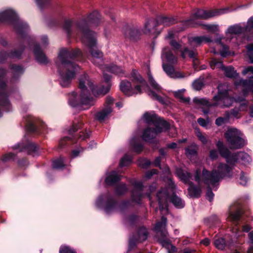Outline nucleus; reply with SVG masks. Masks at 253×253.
Returning a JSON list of instances; mask_svg holds the SVG:
<instances>
[{
  "mask_svg": "<svg viewBox=\"0 0 253 253\" xmlns=\"http://www.w3.org/2000/svg\"><path fill=\"white\" fill-rule=\"evenodd\" d=\"M101 22V16L97 11H94L86 18L76 23L75 27L72 28V21L66 20L63 24V29L68 38L78 37L83 42L90 48L91 60L96 66L104 70L103 54L99 49L94 48L96 45V34L88 29V25L97 26Z\"/></svg>",
  "mask_w": 253,
  "mask_h": 253,
  "instance_id": "f257e3e1",
  "label": "nucleus"
},
{
  "mask_svg": "<svg viewBox=\"0 0 253 253\" xmlns=\"http://www.w3.org/2000/svg\"><path fill=\"white\" fill-rule=\"evenodd\" d=\"M103 78L104 84L99 87H94L93 83L86 75H84L80 80L79 87L81 93L78 95L73 92L69 95V103L73 107H79L82 110L89 108L94 104V99L90 96V92L92 91L95 95H105L109 92L111 84L109 82L110 76L105 73V71L110 72L119 76L122 77L125 75V70L120 66L112 64L110 66L105 65L104 68Z\"/></svg>",
  "mask_w": 253,
  "mask_h": 253,
  "instance_id": "f03ea898",
  "label": "nucleus"
},
{
  "mask_svg": "<svg viewBox=\"0 0 253 253\" xmlns=\"http://www.w3.org/2000/svg\"><path fill=\"white\" fill-rule=\"evenodd\" d=\"M82 55L78 49H61L58 54L56 64L60 75V83L62 86L67 87L75 77L76 72L79 69L78 65L70 60Z\"/></svg>",
  "mask_w": 253,
  "mask_h": 253,
  "instance_id": "7ed1b4c3",
  "label": "nucleus"
},
{
  "mask_svg": "<svg viewBox=\"0 0 253 253\" xmlns=\"http://www.w3.org/2000/svg\"><path fill=\"white\" fill-rule=\"evenodd\" d=\"M233 165L219 163L214 167L211 172L204 169L201 175V170L198 169L195 176V180L199 184L204 183L209 186H214L224 177L232 175Z\"/></svg>",
  "mask_w": 253,
  "mask_h": 253,
  "instance_id": "20e7f679",
  "label": "nucleus"
},
{
  "mask_svg": "<svg viewBox=\"0 0 253 253\" xmlns=\"http://www.w3.org/2000/svg\"><path fill=\"white\" fill-rule=\"evenodd\" d=\"M175 187L171 179H169V187L166 189H162L157 194V197L159 204L160 210L167 213L168 212V204L171 202L177 208H182L184 207V202L178 196L173 194V190Z\"/></svg>",
  "mask_w": 253,
  "mask_h": 253,
  "instance_id": "39448f33",
  "label": "nucleus"
},
{
  "mask_svg": "<svg viewBox=\"0 0 253 253\" xmlns=\"http://www.w3.org/2000/svg\"><path fill=\"white\" fill-rule=\"evenodd\" d=\"M235 9L228 7L209 10L204 9L197 10L196 11L193 12L189 19L185 20L181 23L180 25H181V27L177 30V31H182L189 26H194L195 24V20L196 19H207L213 17L219 16L232 12Z\"/></svg>",
  "mask_w": 253,
  "mask_h": 253,
  "instance_id": "423d86ee",
  "label": "nucleus"
},
{
  "mask_svg": "<svg viewBox=\"0 0 253 253\" xmlns=\"http://www.w3.org/2000/svg\"><path fill=\"white\" fill-rule=\"evenodd\" d=\"M132 83L124 81L120 84L121 90L126 96L140 94L146 87V82L138 71L133 70L131 74Z\"/></svg>",
  "mask_w": 253,
  "mask_h": 253,
  "instance_id": "0eeeda50",
  "label": "nucleus"
},
{
  "mask_svg": "<svg viewBox=\"0 0 253 253\" xmlns=\"http://www.w3.org/2000/svg\"><path fill=\"white\" fill-rule=\"evenodd\" d=\"M228 86L226 84H220L218 86V94L213 97L214 102L211 104L205 98L194 99V102L206 106H219L221 107H230L233 102V99L228 95Z\"/></svg>",
  "mask_w": 253,
  "mask_h": 253,
  "instance_id": "6e6552de",
  "label": "nucleus"
},
{
  "mask_svg": "<svg viewBox=\"0 0 253 253\" xmlns=\"http://www.w3.org/2000/svg\"><path fill=\"white\" fill-rule=\"evenodd\" d=\"M163 60V67L166 74L171 78H183L189 76V74L174 71L171 65L177 62V58L173 54L168 47L163 48L161 55Z\"/></svg>",
  "mask_w": 253,
  "mask_h": 253,
  "instance_id": "1a4fd4ad",
  "label": "nucleus"
},
{
  "mask_svg": "<svg viewBox=\"0 0 253 253\" xmlns=\"http://www.w3.org/2000/svg\"><path fill=\"white\" fill-rule=\"evenodd\" d=\"M216 146L221 156L224 157L226 159L227 163L230 165H234L237 162L246 165L251 161L250 156L244 152H239L233 154H230L228 149L224 146L223 143L221 141H218Z\"/></svg>",
  "mask_w": 253,
  "mask_h": 253,
  "instance_id": "9d476101",
  "label": "nucleus"
},
{
  "mask_svg": "<svg viewBox=\"0 0 253 253\" xmlns=\"http://www.w3.org/2000/svg\"><path fill=\"white\" fill-rule=\"evenodd\" d=\"M158 26L157 19L147 18L144 23L143 28L140 31L136 28H131L128 30L126 35L130 38H133L141 33L146 35L157 36L161 32L157 30Z\"/></svg>",
  "mask_w": 253,
  "mask_h": 253,
  "instance_id": "9b49d317",
  "label": "nucleus"
},
{
  "mask_svg": "<svg viewBox=\"0 0 253 253\" xmlns=\"http://www.w3.org/2000/svg\"><path fill=\"white\" fill-rule=\"evenodd\" d=\"M167 219L164 216L161 218L160 222L156 223L155 230L159 237V241L162 245L168 251V253H174L176 251V248L171 244L167 239L168 232L166 230Z\"/></svg>",
  "mask_w": 253,
  "mask_h": 253,
  "instance_id": "f8f14e48",
  "label": "nucleus"
},
{
  "mask_svg": "<svg viewBox=\"0 0 253 253\" xmlns=\"http://www.w3.org/2000/svg\"><path fill=\"white\" fill-rule=\"evenodd\" d=\"M224 136L231 149H239L245 144L243 134L236 128L228 127Z\"/></svg>",
  "mask_w": 253,
  "mask_h": 253,
  "instance_id": "ddd939ff",
  "label": "nucleus"
},
{
  "mask_svg": "<svg viewBox=\"0 0 253 253\" xmlns=\"http://www.w3.org/2000/svg\"><path fill=\"white\" fill-rule=\"evenodd\" d=\"M142 119L150 126H152L155 127L164 126L165 128H169L172 132H176L174 127H170L169 125L166 121L162 119L157 118V116L153 112L145 113L144 114Z\"/></svg>",
  "mask_w": 253,
  "mask_h": 253,
  "instance_id": "4468645a",
  "label": "nucleus"
},
{
  "mask_svg": "<svg viewBox=\"0 0 253 253\" xmlns=\"http://www.w3.org/2000/svg\"><path fill=\"white\" fill-rule=\"evenodd\" d=\"M147 76L151 86L155 90H149L148 92V95L153 99L157 100L162 103H164L165 102L163 98L160 96L163 92L162 88L154 80L149 70L147 72Z\"/></svg>",
  "mask_w": 253,
  "mask_h": 253,
  "instance_id": "2eb2a0df",
  "label": "nucleus"
},
{
  "mask_svg": "<svg viewBox=\"0 0 253 253\" xmlns=\"http://www.w3.org/2000/svg\"><path fill=\"white\" fill-rule=\"evenodd\" d=\"M169 128H165L164 126L155 127L149 126L145 128L142 133V138L145 141H150L161 132L165 131Z\"/></svg>",
  "mask_w": 253,
  "mask_h": 253,
  "instance_id": "dca6fc26",
  "label": "nucleus"
},
{
  "mask_svg": "<svg viewBox=\"0 0 253 253\" xmlns=\"http://www.w3.org/2000/svg\"><path fill=\"white\" fill-rule=\"evenodd\" d=\"M244 32V28L241 24H236L228 27L225 31V40L227 42H231L237 35Z\"/></svg>",
  "mask_w": 253,
  "mask_h": 253,
  "instance_id": "f3484780",
  "label": "nucleus"
},
{
  "mask_svg": "<svg viewBox=\"0 0 253 253\" xmlns=\"http://www.w3.org/2000/svg\"><path fill=\"white\" fill-rule=\"evenodd\" d=\"M235 101L240 103L239 108H234L229 113V118L231 117L239 118V112L246 111L247 110L248 101L245 99L244 97H238L235 99Z\"/></svg>",
  "mask_w": 253,
  "mask_h": 253,
  "instance_id": "a211bd4d",
  "label": "nucleus"
},
{
  "mask_svg": "<svg viewBox=\"0 0 253 253\" xmlns=\"http://www.w3.org/2000/svg\"><path fill=\"white\" fill-rule=\"evenodd\" d=\"M235 85L236 86L239 85L243 86V93L245 98L248 94L249 91H252L253 93V88H252L253 86V77H251L249 80L241 79L239 81H237L235 82Z\"/></svg>",
  "mask_w": 253,
  "mask_h": 253,
  "instance_id": "6ab92c4d",
  "label": "nucleus"
},
{
  "mask_svg": "<svg viewBox=\"0 0 253 253\" xmlns=\"http://www.w3.org/2000/svg\"><path fill=\"white\" fill-rule=\"evenodd\" d=\"M105 200L107 201L105 204V211L107 213H110L115 209L116 203L114 201L109 199L107 196L99 197L96 201V206L98 207H100Z\"/></svg>",
  "mask_w": 253,
  "mask_h": 253,
  "instance_id": "aec40b11",
  "label": "nucleus"
},
{
  "mask_svg": "<svg viewBox=\"0 0 253 253\" xmlns=\"http://www.w3.org/2000/svg\"><path fill=\"white\" fill-rule=\"evenodd\" d=\"M147 231L145 228H140L137 233V237L134 239L131 238L129 241V248H132L135 246L136 243L141 242L146 240L147 238Z\"/></svg>",
  "mask_w": 253,
  "mask_h": 253,
  "instance_id": "412c9836",
  "label": "nucleus"
},
{
  "mask_svg": "<svg viewBox=\"0 0 253 253\" xmlns=\"http://www.w3.org/2000/svg\"><path fill=\"white\" fill-rule=\"evenodd\" d=\"M134 190L132 192V200L136 203H139L142 195L141 191L142 188V184L140 181H134L132 183Z\"/></svg>",
  "mask_w": 253,
  "mask_h": 253,
  "instance_id": "4be33fe9",
  "label": "nucleus"
},
{
  "mask_svg": "<svg viewBox=\"0 0 253 253\" xmlns=\"http://www.w3.org/2000/svg\"><path fill=\"white\" fill-rule=\"evenodd\" d=\"M188 40L189 44L193 46L199 45L203 42H212V40L210 37L205 36L189 37Z\"/></svg>",
  "mask_w": 253,
  "mask_h": 253,
  "instance_id": "5701e85b",
  "label": "nucleus"
},
{
  "mask_svg": "<svg viewBox=\"0 0 253 253\" xmlns=\"http://www.w3.org/2000/svg\"><path fill=\"white\" fill-rule=\"evenodd\" d=\"M33 52L38 62L41 64H46L48 62L46 56L41 50L38 44L34 45Z\"/></svg>",
  "mask_w": 253,
  "mask_h": 253,
  "instance_id": "b1692460",
  "label": "nucleus"
},
{
  "mask_svg": "<svg viewBox=\"0 0 253 253\" xmlns=\"http://www.w3.org/2000/svg\"><path fill=\"white\" fill-rule=\"evenodd\" d=\"M156 19L158 26H169L176 22V20L174 17L165 15L159 16L157 17Z\"/></svg>",
  "mask_w": 253,
  "mask_h": 253,
  "instance_id": "393cba45",
  "label": "nucleus"
},
{
  "mask_svg": "<svg viewBox=\"0 0 253 253\" xmlns=\"http://www.w3.org/2000/svg\"><path fill=\"white\" fill-rule=\"evenodd\" d=\"M112 111V109L110 106H108L107 108H104L103 109L96 113V119L99 122H102L109 117Z\"/></svg>",
  "mask_w": 253,
  "mask_h": 253,
  "instance_id": "a878e982",
  "label": "nucleus"
},
{
  "mask_svg": "<svg viewBox=\"0 0 253 253\" xmlns=\"http://www.w3.org/2000/svg\"><path fill=\"white\" fill-rule=\"evenodd\" d=\"M176 173L178 178L185 183L189 184L191 182V175L189 172L181 169H177Z\"/></svg>",
  "mask_w": 253,
  "mask_h": 253,
  "instance_id": "bb28decb",
  "label": "nucleus"
},
{
  "mask_svg": "<svg viewBox=\"0 0 253 253\" xmlns=\"http://www.w3.org/2000/svg\"><path fill=\"white\" fill-rule=\"evenodd\" d=\"M17 15L12 9L6 10L0 13V22H3L11 19H16Z\"/></svg>",
  "mask_w": 253,
  "mask_h": 253,
  "instance_id": "cd10ccee",
  "label": "nucleus"
},
{
  "mask_svg": "<svg viewBox=\"0 0 253 253\" xmlns=\"http://www.w3.org/2000/svg\"><path fill=\"white\" fill-rule=\"evenodd\" d=\"M121 179V177L116 171H112L109 173L105 179V182L107 184L112 185Z\"/></svg>",
  "mask_w": 253,
  "mask_h": 253,
  "instance_id": "c85d7f7f",
  "label": "nucleus"
},
{
  "mask_svg": "<svg viewBox=\"0 0 253 253\" xmlns=\"http://www.w3.org/2000/svg\"><path fill=\"white\" fill-rule=\"evenodd\" d=\"M217 46L220 48V54L222 57H225L228 55H231L232 53L229 51L227 46L223 44L221 42V39L215 41Z\"/></svg>",
  "mask_w": 253,
  "mask_h": 253,
  "instance_id": "c756f323",
  "label": "nucleus"
},
{
  "mask_svg": "<svg viewBox=\"0 0 253 253\" xmlns=\"http://www.w3.org/2000/svg\"><path fill=\"white\" fill-rule=\"evenodd\" d=\"M189 187L188 189L189 195L191 197L198 198L201 194V190L194 186L192 182L188 184Z\"/></svg>",
  "mask_w": 253,
  "mask_h": 253,
  "instance_id": "7c9ffc66",
  "label": "nucleus"
},
{
  "mask_svg": "<svg viewBox=\"0 0 253 253\" xmlns=\"http://www.w3.org/2000/svg\"><path fill=\"white\" fill-rule=\"evenodd\" d=\"M227 77L235 79L239 75L232 66L225 67L222 71Z\"/></svg>",
  "mask_w": 253,
  "mask_h": 253,
  "instance_id": "2f4dec72",
  "label": "nucleus"
},
{
  "mask_svg": "<svg viewBox=\"0 0 253 253\" xmlns=\"http://www.w3.org/2000/svg\"><path fill=\"white\" fill-rule=\"evenodd\" d=\"M26 121L27 122V129L31 132L35 131L36 129V119L31 116H28L26 118Z\"/></svg>",
  "mask_w": 253,
  "mask_h": 253,
  "instance_id": "473e14b6",
  "label": "nucleus"
},
{
  "mask_svg": "<svg viewBox=\"0 0 253 253\" xmlns=\"http://www.w3.org/2000/svg\"><path fill=\"white\" fill-rule=\"evenodd\" d=\"M251 229V227L246 224L243 226L242 230H239L238 228L236 226L232 229V232L235 233V236L236 237H239L243 236V232H248Z\"/></svg>",
  "mask_w": 253,
  "mask_h": 253,
  "instance_id": "72a5a7b5",
  "label": "nucleus"
},
{
  "mask_svg": "<svg viewBox=\"0 0 253 253\" xmlns=\"http://www.w3.org/2000/svg\"><path fill=\"white\" fill-rule=\"evenodd\" d=\"M197 147L195 144H192L186 148L185 150L186 155L189 158L196 156Z\"/></svg>",
  "mask_w": 253,
  "mask_h": 253,
  "instance_id": "f704fd0d",
  "label": "nucleus"
},
{
  "mask_svg": "<svg viewBox=\"0 0 253 253\" xmlns=\"http://www.w3.org/2000/svg\"><path fill=\"white\" fill-rule=\"evenodd\" d=\"M202 26L209 32L214 33L219 31V27L218 24H203Z\"/></svg>",
  "mask_w": 253,
  "mask_h": 253,
  "instance_id": "c9c22d12",
  "label": "nucleus"
},
{
  "mask_svg": "<svg viewBox=\"0 0 253 253\" xmlns=\"http://www.w3.org/2000/svg\"><path fill=\"white\" fill-rule=\"evenodd\" d=\"M138 140V138L134 137L130 141V144L133 147L134 150L137 153H139L142 149V145Z\"/></svg>",
  "mask_w": 253,
  "mask_h": 253,
  "instance_id": "e433bc0d",
  "label": "nucleus"
},
{
  "mask_svg": "<svg viewBox=\"0 0 253 253\" xmlns=\"http://www.w3.org/2000/svg\"><path fill=\"white\" fill-rule=\"evenodd\" d=\"M210 66L212 69H219L221 71H223V68H225V66L223 65L222 62L219 60H217L215 59H213L211 63Z\"/></svg>",
  "mask_w": 253,
  "mask_h": 253,
  "instance_id": "4c0bfd02",
  "label": "nucleus"
},
{
  "mask_svg": "<svg viewBox=\"0 0 253 253\" xmlns=\"http://www.w3.org/2000/svg\"><path fill=\"white\" fill-rule=\"evenodd\" d=\"M185 90L182 89L174 92V95L175 97L179 98L180 100L184 103H188L190 100L189 98H184L183 96Z\"/></svg>",
  "mask_w": 253,
  "mask_h": 253,
  "instance_id": "58836bf2",
  "label": "nucleus"
},
{
  "mask_svg": "<svg viewBox=\"0 0 253 253\" xmlns=\"http://www.w3.org/2000/svg\"><path fill=\"white\" fill-rule=\"evenodd\" d=\"M14 27L18 33H21L26 31L28 29V26L26 23L18 21V23L14 25Z\"/></svg>",
  "mask_w": 253,
  "mask_h": 253,
  "instance_id": "ea45409f",
  "label": "nucleus"
},
{
  "mask_svg": "<svg viewBox=\"0 0 253 253\" xmlns=\"http://www.w3.org/2000/svg\"><path fill=\"white\" fill-rule=\"evenodd\" d=\"M214 246L219 250H223L226 245V243L223 238H218L214 240Z\"/></svg>",
  "mask_w": 253,
  "mask_h": 253,
  "instance_id": "a19ab883",
  "label": "nucleus"
},
{
  "mask_svg": "<svg viewBox=\"0 0 253 253\" xmlns=\"http://www.w3.org/2000/svg\"><path fill=\"white\" fill-rule=\"evenodd\" d=\"M241 215V211H237L235 212H230L228 215L227 219L229 221L232 222H236L239 219Z\"/></svg>",
  "mask_w": 253,
  "mask_h": 253,
  "instance_id": "79ce46f5",
  "label": "nucleus"
},
{
  "mask_svg": "<svg viewBox=\"0 0 253 253\" xmlns=\"http://www.w3.org/2000/svg\"><path fill=\"white\" fill-rule=\"evenodd\" d=\"M4 85L2 84L0 85L1 90H3ZM8 104V101L6 98V94L4 91H0V105H7ZM1 116V112L0 111V117Z\"/></svg>",
  "mask_w": 253,
  "mask_h": 253,
  "instance_id": "37998d69",
  "label": "nucleus"
},
{
  "mask_svg": "<svg viewBox=\"0 0 253 253\" xmlns=\"http://www.w3.org/2000/svg\"><path fill=\"white\" fill-rule=\"evenodd\" d=\"M229 119V113L226 112L224 117H219L216 120L215 124L217 126H221L228 122Z\"/></svg>",
  "mask_w": 253,
  "mask_h": 253,
  "instance_id": "c03bdc74",
  "label": "nucleus"
},
{
  "mask_svg": "<svg viewBox=\"0 0 253 253\" xmlns=\"http://www.w3.org/2000/svg\"><path fill=\"white\" fill-rule=\"evenodd\" d=\"M64 158L61 157L54 160L52 163L53 168L56 169L62 168L64 166Z\"/></svg>",
  "mask_w": 253,
  "mask_h": 253,
  "instance_id": "a18cd8bd",
  "label": "nucleus"
},
{
  "mask_svg": "<svg viewBox=\"0 0 253 253\" xmlns=\"http://www.w3.org/2000/svg\"><path fill=\"white\" fill-rule=\"evenodd\" d=\"M196 55L195 51L193 50H189L187 48H185L183 50H181V56L183 58H185L188 56L190 58H194Z\"/></svg>",
  "mask_w": 253,
  "mask_h": 253,
  "instance_id": "49530a36",
  "label": "nucleus"
},
{
  "mask_svg": "<svg viewBox=\"0 0 253 253\" xmlns=\"http://www.w3.org/2000/svg\"><path fill=\"white\" fill-rule=\"evenodd\" d=\"M204 86V82L202 79H198L195 80L193 84V88L195 90H200Z\"/></svg>",
  "mask_w": 253,
  "mask_h": 253,
  "instance_id": "de8ad7c7",
  "label": "nucleus"
},
{
  "mask_svg": "<svg viewBox=\"0 0 253 253\" xmlns=\"http://www.w3.org/2000/svg\"><path fill=\"white\" fill-rule=\"evenodd\" d=\"M197 122L201 126L206 128H209L211 126L210 121L209 119L205 120L200 118L197 120Z\"/></svg>",
  "mask_w": 253,
  "mask_h": 253,
  "instance_id": "09e8293b",
  "label": "nucleus"
},
{
  "mask_svg": "<svg viewBox=\"0 0 253 253\" xmlns=\"http://www.w3.org/2000/svg\"><path fill=\"white\" fill-rule=\"evenodd\" d=\"M196 134L198 139L203 143L206 144L208 141L207 137L206 135L203 134L199 130H196Z\"/></svg>",
  "mask_w": 253,
  "mask_h": 253,
  "instance_id": "8fccbe9b",
  "label": "nucleus"
},
{
  "mask_svg": "<svg viewBox=\"0 0 253 253\" xmlns=\"http://www.w3.org/2000/svg\"><path fill=\"white\" fill-rule=\"evenodd\" d=\"M243 27L244 28V32H250L253 29V16L248 19L246 26Z\"/></svg>",
  "mask_w": 253,
  "mask_h": 253,
  "instance_id": "3c124183",
  "label": "nucleus"
},
{
  "mask_svg": "<svg viewBox=\"0 0 253 253\" xmlns=\"http://www.w3.org/2000/svg\"><path fill=\"white\" fill-rule=\"evenodd\" d=\"M131 160V157L128 155H125L121 159L120 165L121 167L126 166L130 163Z\"/></svg>",
  "mask_w": 253,
  "mask_h": 253,
  "instance_id": "603ef678",
  "label": "nucleus"
},
{
  "mask_svg": "<svg viewBox=\"0 0 253 253\" xmlns=\"http://www.w3.org/2000/svg\"><path fill=\"white\" fill-rule=\"evenodd\" d=\"M247 54L250 62L253 63V44H250L247 46Z\"/></svg>",
  "mask_w": 253,
  "mask_h": 253,
  "instance_id": "864d4df0",
  "label": "nucleus"
},
{
  "mask_svg": "<svg viewBox=\"0 0 253 253\" xmlns=\"http://www.w3.org/2000/svg\"><path fill=\"white\" fill-rule=\"evenodd\" d=\"M127 189L124 184H121L117 187L116 193L118 195H122L126 192Z\"/></svg>",
  "mask_w": 253,
  "mask_h": 253,
  "instance_id": "5fc2aeb1",
  "label": "nucleus"
},
{
  "mask_svg": "<svg viewBox=\"0 0 253 253\" xmlns=\"http://www.w3.org/2000/svg\"><path fill=\"white\" fill-rule=\"evenodd\" d=\"M11 69L12 73L16 75H19L23 72V68L19 66L13 65L12 66Z\"/></svg>",
  "mask_w": 253,
  "mask_h": 253,
  "instance_id": "6e6d98bb",
  "label": "nucleus"
},
{
  "mask_svg": "<svg viewBox=\"0 0 253 253\" xmlns=\"http://www.w3.org/2000/svg\"><path fill=\"white\" fill-rule=\"evenodd\" d=\"M169 44L174 50H181L182 47L181 43H178L176 41L173 40H171L169 42Z\"/></svg>",
  "mask_w": 253,
  "mask_h": 253,
  "instance_id": "4d7b16f0",
  "label": "nucleus"
},
{
  "mask_svg": "<svg viewBox=\"0 0 253 253\" xmlns=\"http://www.w3.org/2000/svg\"><path fill=\"white\" fill-rule=\"evenodd\" d=\"M37 4L40 8L47 5L50 2V0H35Z\"/></svg>",
  "mask_w": 253,
  "mask_h": 253,
  "instance_id": "13d9d810",
  "label": "nucleus"
},
{
  "mask_svg": "<svg viewBox=\"0 0 253 253\" xmlns=\"http://www.w3.org/2000/svg\"><path fill=\"white\" fill-rule=\"evenodd\" d=\"M60 253H76V252L69 247L63 246L60 248Z\"/></svg>",
  "mask_w": 253,
  "mask_h": 253,
  "instance_id": "bf43d9fd",
  "label": "nucleus"
},
{
  "mask_svg": "<svg viewBox=\"0 0 253 253\" xmlns=\"http://www.w3.org/2000/svg\"><path fill=\"white\" fill-rule=\"evenodd\" d=\"M248 181V178L247 175L245 173H242L240 177V183L241 185H245L247 183Z\"/></svg>",
  "mask_w": 253,
  "mask_h": 253,
  "instance_id": "052dcab7",
  "label": "nucleus"
},
{
  "mask_svg": "<svg viewBox=\"0 0 253 253\" xmlns=\"http://www.w3.org/2000/svg\"><path fill=\"white\" fill-rule=\"evenodd\" d=\"M139 165L142 168H146L150 165V162L146 159L142 160L139 161Z\"/></svg>",
  "mask_w": 253,
  "mask_h": 253,
  "instance_id": "680f3d73",
  "label": "nucleus"
},
{
  "mask_svg": "<svg viewBox=\"0 0 253 253\" xmlns=\"http://www.w3.org/2000/svg\"><path fill=\"white\" fill-rule=\"evenodd\" d=\"M206 196L207 198L208 199L209 201L211 202L212 200L214 197V194L212 191L211 190V189L209 188L207 190Z\"/></svg>",
  "mask_w": 253,
  "mask_h": 253,
  "instance_id": "e2e57ef3",
  "label": "nucleus"
},
{
  "mask_svg": "<svg viewBox=\"0 0 253 253\" xmlns=\"http://www.w3.org/2000/svg\"><path fill=\"white\" fill-rule=\"evenodd\" d=\"M251 73L253 74V66H249L247 67H245L244 70L242 71V74L244 75H247L249 73Z\"/></svg>",
  "mask_w": 253,
  "mask_h": 253,
  "instance_id": "0e129e2a",
  "label": "nucleus"
},
{
  "mask_svg": "<svg viewBox=\"0 0 253 253\" xmlns=\"http://www.w3.org/2000/svg\"><path fill=\"white\" fill-rule=\"evenodd\" d=\"M218 152L216 150H212L210 152V157L211 159L214 160L217 158Z\"/></svg>",
  "mask_w": 253,
  "mask_h": 253,
  "instance_id": "69168bd1",
  "label": "nucleus"
},
{
  "mask_svg": "<svg viewBox=\"0 0 253 253\" xmlns=\"http://www.w3.org/2000/svg\"><path fill=\"white\" fill-rule=\"evenodd\" d=\"M22 54V51H15L13 52H11L10 54L8 55V56L12 57V58H19Z\"/></svg>",
  "mask_w": 253,
  "mask_h": 253,
  "instance_id": "338daca9",
  "label": "nucleus"
},
{
  "mask_svg": "<svg viewBox=\"0 0 253 253\" xmlns=\"http://www.w3.org/2000/svg\"><path fill=\"white\" fill-rule=\"evenodd\" d=\"M24 149L32 150L33 151H36V146L35 144L30 143L24 147Z\"/></svg>",
  "mask_w": 253,
  "mask_h": 253,
  "instance_id": "774afa93",
  "label": "nucleus"
}]
</instances>
